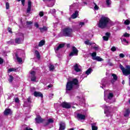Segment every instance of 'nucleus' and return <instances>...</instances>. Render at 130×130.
<instances>
[{"label": "nucleus", "mask_w": 130, "mask_h": 130, "mask_svg": "<svg viewBox=\"0 0 130 130\" xmlns=\"http://www.w3.org/2000/svg\"><path fill=\"white\" fill-rule=\"evenodd\" d=\"M35 26L36 28H39V24L37 22L35 23Z\"/></svg>", "instance_id": "52"}, {"label": "nucleus", "mask_w": 130, "mask_h": 130, "mask_svg": "<svg viewBox=\"0 0 130 130\" xmlns=\"http://www.w3.org/2000/svg\"><path fill=\"white\" fill-rule=\"evenodd\" d=\"M112 76H113V78L111 80V83L112 84H114L115 82H116L117 81V76L114 74H112Z\"/></svg>", "instance_id": "17"}, {"label": "nucleus", "mask_w": 130, "mask_h": 130, "mask_svg": "<svg viewBox=\"0 0 130 130\" xmlns=\"http://www.w3.org/2000/svg\"><path fill=\"white\" fill-rule=\"evenodd\" d=\"M85 5H87V3L84 2L83 4V6H85Z\"/></svg>", "instance_id": "62"}, {"label": "nucleus", "mask_w": 130, "mask_h": 130, "mask_svg": "<svg viewBox=\"0 0 130 130\" xmlns=\"http://www.w3.org/2000/svg\"><path fill=\"white\" fill-rule=\"evenodd\" d=\"M77 99H83V96H77Z\"/></svg>", "instance_id": "58"}, {"label": "nucleus", "mask_w": 130, "mask_h": 130, "mask_svg": "<svg viewBox=\"0 0 130 130\" xmlns=\"http://www.w3.org/2000/svg\"><path fill=\"white\" fill-rule=\"evenodd\" d=\"M129 113H130L129 109H126L124 114V116H125V117L128 116L129 115Z\"/></svg>", "instance_id": "29"}, {"label": "nucleus", "mask_w": 130, "mask_h": 130, "mask_svg": "<svg viewBox=\"0 0 130 130\" xmlns=\"http://www.w3.org/2000/svg\"><path fill=\"white\" fill-rule=\"evenodd\" d=\"M113 96L114 95L113 94V93L111 92L109 90H105L104 92V100L105 101H106L108 103H113L114 101L112 100V99L113 98Z\"/></svg>", "instance_id": "2"}, {"label": "nucleus", "mask_w": 130, "mask_h": 130, "mask_svg": "<svg viewBox=\"0 0 130 130\" xmlns=\"http://www.w3.org/2000/svg\"><path fill=\"white\" fill-rule=\"evenodd\" d=\"M127 30H130V27L129 26H127Z\"/></svg>", "instance_id": "63"}, {"label": "nucleus", "mask_w": 130, "mask_h": 130, "mask_svg": "<svg viewBox=\"0 0 130 130\" xmlns=\"http://www.w3.org/2000/svg\"><path fill=\"white\" fill-rule=\"evenodd\" d=\"M35 53L37 58H38V59H40V53H39V52L38 51H35Z\"/></svg>", "instance_id": "34"}, {"label": "nucleus", "mask_w": 130, "mask_h": 130, "mask_svg": "<svg viewBox=\"0 0 130 130\" xmlns=\"http://www.w3.org/2000/svg\"><path fill=\"white\" fill-rule=\"evenodd\" d=\"M32 24H33V22L32 21H26L27 26H30V25H32Z\"/></svg>", "instance_id": "44"}, {"label": "nucleus", "mask_w": 130, "mask_h": 130, "mask_svg": "<svg viewBox=\"0 0 130 130\" xmlns=\"http://www.w3.org/2000/svg\"><path fill=\"white\" fill-rule=\"evenodd\" d=\"M89 41H89V40H87L84 42L85 44H86V45H92V43H90Z\"/></svg>", "instance_id": "39"}, {"label": "nucleus", "mask_w": 130, "mask_h": 130, "mask_svg": "<svg viewBox=\"0 0 130 130\" xmlns=\"http://www.w3.org/2000/svg\"><path fill=\"white\" fill-rule=\"evenodd\" d=\"M92 5L93 7H94V10H99V7H98V6H97V4L96 3L93 2L92 4Z\"/></svg>", "instance_id": "33"}, {"label": "nucleus", "mask_w": 130, "mask_h": 130, "mask_svg": "<svg viewBox=\"0 0 130 130\" xmlns=\"http://www.w3.org/2000/svg\"><path fill=\"white\" fill-rule=\"evenodd\" d=\"M13 80H14V77L12 75H10L9 79V82L12 83V82H13Z\"/></svg>", "instance_id": "38"}, {"label": "nucleus", "mask_w": 130, "mask_h": 130, "mask_svg": "<svg viewBox=\"0 0 130 130\" xmlns=\"http://www.w3.org/2000/svg\"><path fill=\"white\" fill-rule=\"evenodd\" d=\"M27 102H28V103H31V98H28L27 99Z\"/></svg>", "instance_id": "55"}, {"label": "nucleus", "mask_w": 130, "mask_h": 130, "mask_svg": "<svg viewBox=\"0 0 130 130\" xmlns=\"http://www.w3.org/2000/svg\"><path fill=\"white\" fill-rule=\"evenodd\" d=\"M44 15V13H43V11L40 12L39 16H40V17H43Z\"/></svg>", "instance_id": "47"}, {"label": "nucleus", "mask_w": 130, "mask_h": 130, "mask_svg": "<svg viewBox=\"0 0 130 130\" xmlns=\"http://www.w3.org/2000/svg\"><path fill=\"white\" fill-rule=\"evenodd\" d=\"M17 69L16 68H10L8 69V73H12V72H16Z\"/></svg>", "instance_id": "37"}, {"label": "nucleus", "mask_w": 130, "mask_h": 130, "mask_svg": "<svg viewBox=\"0 0 130 130\" xmlns=\"http://www.w3.org/2000/svg\"><path fill=\"white\" fill-rule=\"evenodd\" d=\"M6 10H9L10 9V4L8 2L6 3Z\"/></svg>", "instance_id": "43"}, {"label": "nucleus", "mask_w": 130, "mask_h": 130, "mask_svg": "<svg viewBox=\"0 0 130 130\" xmlns=\"http://www.w3.org/2000/svg\"><path fill=\"white\" fill-rule=\"evenodd\" d=\"M109 22H110V19L108 17L102 16L99 21L98 26L101 29H104V28H106L108 26Z\"/></svg>", "instance_id": "1"}, {"label": "nucleus", "mask_w": 130, "mask_h": 130, "mask_svg": "<svg viewBox=\"0 0 130 130\" xmlns=\"http://www.w3.org/2000/svg\"><path fill=\"white\" fill-rule=\"evenodd\" d=\"M111 0H106V4L108 8H110V6H111Z\"/></svg>", "instance_id": "30"}, {"label": "nucleus", "mask_w": 130, "mask_h": 130, "mask_svg": "<svg viewBox=\"0 0 130 130\" xmlns=\"http://www.w3.org/2000/svg\"><path fill=\"white\" fill-rule=\"evenodd\" d=\"M52 96H53V94L51 93V94H50L49 97H52Z\"/></svg>", "instance_id": "61"}, {"label": "nucleus", "mask_w": 130, "mask_h": 130, "mask_svg": "<svg viewBox=\"0 0 130 130\" xmlns=\"http://www.w3.org/2000/svg\"><path fill=\"white\" fill-rule=\"evenodd\" d=\"M92 72V69L89 68L85 72V74L86 75H90V74H91V72Z\"/></svg>", "instance_id": "36"}, {"label": "nucleus", "mask_w": 130, "mask_h": 130, "mask_svg": "<svg viewBox=\"0 0 130 130\" xmlns=\"http://www.w3.org/2000/svg\"><path fill=\"white\" fill-rule=\"evenodd\" d=\"M13 113V112H12V110L11 109H6L4 112V115L8 116V115H11Z\"/></svg>", "instance_id": "13"}, {"label": "nucleus", "mask_w": 130, "mask_h": 130, "mask_svg": "<svg viewBox=\"0 0 130 130\" xmlns=\"http://www.w3.org/2000/svg\"><path fill=\"white\" fill-rule=\"evenodd\" d=\"M56 12V11L55 10V9H52L51 10H50L49 12V13H51V14H55V12Z\"/></svg>", "instance_id": "42"}, {"label": "nucleus", "mask_w": 130, "mask_h": 130, "mask_svg": "<svg viewBox=\"0 0 130 130\" xmlns=\"http://www.w3.org/2000/svg\"><path fill=\"white\" fill-rule=\"evenodd\" d=\"M63 36L66 37H72L73 36V29L70 27L64 28L62 30Z\"/></svg>", "instance_id": "4"}, {"label": "nucleus", "mask_w": 130, "mask_h": 130, "mask_svg": "<svg viewBox=\"0 0 130 130\" xmlns=\"http://www.w3.org/2000/svg\"><path fill=\"white\" fill-rule=\"evenodd\" d=\"M34 95L35 97H41V98H43V94L40 92L35 91L34 92Z\"/></svg>", "instance_id": "16"}, {"label": "nucleus", "mask_w": 130, "mask_h": 130, "mask_svg": "<svg viewBox=\"0 0 130 130\" xmlns=\"http://www.w3.org/2000/svg\"><path fill=\"white\" fill-rule=\"evenodd\" d=\"M45 44V41L42 40L39 43V47H42V46H43Z\"/></svg>", "instance_id": "28"}, {"label": "nucleus", "mask_w": 130, "mask_h": 130, "mask_svg": "<svg viewBox=\"0 0 130 130\" xmlns=\"http://www.w3.org/2000/svg\"><path fill=\"white\" fill-rule=\"evenodd\" d=\"M19 98H16L15 99V102H16V103H19Z\"/></svg>", "instance_id": "51"}, {"label": "nucleus", "mask_w": 130, "mask_h": 130, "mask_svg": "<svg viewBox=\"0 0 130 130\" xmlns=\"http://www.w3.org/2000/svg\"><path fill=\"white\" fill-rule=\"evenodd\" d=\"M48 29V28L46 26H43V27H39V29L40 30V32H41V33H43V32H46Z\"/></svg>", "instance_id": "25"}, {"label": "nucleus", "mask_w": 130, "mask_h": 130, "mask_svg": "<svg viewBox=\"0 0 130 130\" xmlns=\"http://www.w3.org/2000/svg\"><path fill=\"white\" fill-rule=\"evenodd\" d=\"M16 57L18 62H22V58L19 57L17 54L16 55Z\"/></svg>", "instance_id": "35"}, {"label": "nucleus", "mask_w": 130, "mask_h": 130, "mask_svg": "<svg viewBox=\"0 0 130 130\" xmlns=\"http://www.w3.org/2000/svg\"><path fill=\"white\" fill-rule=\"evenodd\" d=\"M32 7V3L31 1L28 2V8L26 10L27 13H29V12H31V7Z\"/></svg>", "instance_id": "23"}, {"label": "nucleus", "mask_w": 130, "mask_h": 130, "mask_svg": "<svg viewBox=\"0 0 130 130\" xmlns=\"http://www.w3.org/2000/svg\"><path fill=\"white\" fill-rule=\"evenodd\" d=\"M130 35L129 34H127L125 32V34H123L124 37H129Z\"/></svg>", "instance_id": "45"}, {"label": "nucleus", "mask_w": 130, "mask_h": 130, "mask_svg": "<svg viewBox=\"0 0 130 130\" xmlns=\"http://www.w3.org/2000/svg\"><path fill=\"white\" fill-rule=\"evenodd\" d=\"M78 8V4L74 3L72 5L70 6V10L73 11V10H76Z\"/></svg>", "instance_id": "20"}, {"label": "nucleus", "mask_w": 130, "mask_h": 130, "mask_svg": "<svg viewBox=\"0 0 130 130\" xmlns=\"http://www.w3.org/2000/svg\"><path fill=\"white\" fill-rule=\"evenodd\" d=\"M64 45H66V44L64 43L60 44L57 48H55V52H56V51H58V50L61 49V48L64 47Z\"/></svg>", "instance_id": "18"}, {"label": "nucleus", "mask_w": 130, "mask_h": 130, "mask_svg": "<svg viewBox=\"0 0 130 130\" xmlns=\"http://www.w3.org/2000/svg\"><path fill=\"white\" fill-rule=\"evenodd\" d=\"M91 56H92V59H93V60H94V58H96V57L97 55V53H96V52H94L92 53H91Z\"/></svg>", "instance_id": "31"}, {"label": "nucleus", "mask_w": 130, "mask_h": 130, "mask_svg": "<svg viewBox=\"0 0 130 130\" xmlns=\"http://www.w3.org/2000/svg\"><path fill=\"white\" fill-rule=\"evenodd\" d=\"M61 106H62V107H63V108L69 109L71 108V103L63 102L61 104Z\"/></svg>", "instance_id": "12"}, {"label": "nucleus", "mask_w": 130, "mask_h": 130, "mask_svg": "<svg viewBox=\"0 0 130 130\" xmlns=\"http://www.w3.org/2000/svg\"><path fill=\"white\" fill-rule=\"evenodd\" d=\"M120 69L121 70L122 72H123L124 70L125 69L123 66L121 64H120Z\"/></svg>", "instance_id": "46"}, {"label": "nucleus", "mask_w": 130, "mask_h": 130, "mask_svg": "<svg viewBox=\"0 0 130 130\" xmlns=\"http://www.w3.org/2000/svg\"><path fill=\"white\" fill-rule=\"evenodd\" d=\"M43 2H47V7L49 8H52L53 6H54V4H55V0H43Z\"/></svg>", "instance_id": "6"}, {"label": "nucleus", "mask_w": 130, "mask_h": 130, "mask_svg": "<svg viewBox=\"0 0 130 130\" xmlns=\"http://www.w3.org/2000/svg\"><path fill=\"white\" fill-rule=\"evenodd\" d=\"M105 114H106V116H109L110 115V107L107 106L106 105L103 106Z\"/></svg>", "instance_id": "8"}, {"label": "nucleus", "mask_w": 130, "mask_h": 130, "mask_svg": "<svg viewBox=\"0 0 130 130\" xmlns=\"http://www.w3.org/2000/svg\"><path fill=\"white\" fill-rule=\"evenodd\" d=\"M35 120L37 123H44L45 120L42 119L40 116H37V117L35 118Z\"/></svg>", "instance_id": "10"}, {"label": "nucleus", "mask_w": 130, "mask_h": 130, "mask_svg": "<svg viewBox=\"0 0 130 130\" xmlns=\"http://www.w3.org/2000/svg\"><path fill=\"white\" fill-rule=\"evenodd\" d=\"M84 25H85V22H79V26H81V27H82V26H84Z\"/></svg>", "instance_id": "50"}, {"label": "nucleus", "mask_w": 130, "mask_h": 130, "mask_svg": "<svg viewBox=\"0 0 130 130\" xmlns=\"http://www.w3.org/2000/svg\"><path fill=\"white\" fill-rule=\"evenodd\" d=\"M78 83H79V81L77 79H74L72 81L68 82L66 85L67 91H71L75 85H78Z\"/></svg>", "instance_id": "3"}, {"label": "nucleus", "mask_w": 130, "mask_h": 130, "mask_svg": "<svg viewBox=\"0 0 130 130\" xmlns=\"http://www.w3.org/2000/svg\"><path fill=\"white\" fill-rule=\"evenodd\" d=\"M79 16V11H76L74 13L72 14L71 16V18L72 19H76Z\"/></svg>", "instance_id": "24"}, {"label": "nucleus", "mask_w": 130, "mask_h": 130, "mask_svg": "<svg viewBox=\"0 0 130 130\" xmlns=\"http://www.w3.org/2000/svg\"><path fill=\"white\" fill-rule=\"evenodd\" d=\"M106 78H104L101 81V85H102V86H101V88H102V89H105V84H106Z\"/></svg>", "instance_id": "19"}, {"label": "nucleus", "mask_w": 130, "mask_h": 130, "mask_svg": "<svg viewBox=\"0 0 130 130\" xmlns=\"http://www.w3.org/2000/svg\"><path fill=\"white\" fill-rule=\"evenodd\" d=\"M91 128H92V130L98 129V127H97V126H96L95 123H93L91 124Z\"/></svg>", "instance_id": "27"}, {"label": "nucleus", "mask_w": 130, "mask_h": 130, "mask_svg": "<svg viewBox=\"0 0 130 130\" xmlns=\"http://www.w3.org/2000/svg\"><path fill=\"white\" fill-rule=\"evenodd\" d=\"M124 24L125 25H129V24H130L129 19H126V20H125V21L124 22Z\"/></svg>", "instance_id": "40"}, {"label": "nucleus", "mask_w": 130, "mask_h": 130, "mask_svg": "<svg viewBox=\"0 0 130 130\" xmlns=\"http://www.w3.org/2000/svg\"><path fill=\"white\" fill-rule=\"evenodd\" d=\"M54 122V120L52 118H49L47 120H45L44 124L45 126H46L47 125H49V124H50V123H53Z\"/></svg>", "instance_id": "9"}, {"label": "nucleus", "mask_w": 130, "mask_h": 130, "mask_svg": "<svg viewBox=\"0 0 130 130\" xmlns=\"http://www.w3.org/2000/svg\"><path fill=\"white\" fill-rule=\"evenodd\" d=\"M121 41H122L123 44H124V45H127V43H128V42L127 41H126V39H125V38L122 39L121 40Z\"/></svg>", "instance_id": "32"}, {"label": "nucleus", "mask_w": 130, "mask_h": 130, "mask_svg": "<svg viewBox=\"0 0 130 130\" xmlns=\"http://www.w3.org/2000/svg\"><path fill=\"white\" fill-rule=\"evenodd\" d=\"M8 31H9V32L10 33H12V28L9 27V28H8Z\"/></svg>", "instance_id": "57"}, {"label": "nucleus", "mask_w": 130, "mask_h": 130, "mask_svg": "<svg viewBox=\"0 0 130 130\" xmlns=\"http://www.w3.org/2000/svg\"><path fill=\"white\" fill-rule=\"evenodd\" d=\"M74 69L75 72H81V68H80V66L78 64H76L74 66Z\"/></svg>", "instance_id": "21"}, {"label": "nucleus", "mask_w": 130, "mask_h": 130, "mask_svg": "<svg viewBox=\"0 0 130 130\" xmlns=\"http://www.w3.org/2000/svg\"><path fill=\"white\" fill-rule=\"evenodd\" d=\"M49 69L50 71H53L54 70V66L52 64H50Z\"/></svg>", "instance_id": "41"}, {"label": "nucleus", "mask_w": 130, "mask_h": 130, "mask_svg": "<svg viewBox=\"0 0 130 130\" xmlns=\"http://www.w3.org/2000/svg\"><path fill=\"white\" fill-rule=\"evenodd\" d=\"M93 60H96L97 61H103L104 59L98 56H96L95 58H93Z\"/></svg>", "instance_id": "26"}, {"label": "nucleus", "mask_w": 130, "mask_h": 130, "mask_svg": "<svg viewBox=\"0 0 130 130\" xmlns=\"http://www.w3.org/2000/svg\"><path fill=\"white\" fill-rule=\"evenodd\" d=\"M93 48L95 49V50H97V49H98V47L95 46L93 47Z\"/></svg>", "instance_id": "59"}, {"label": "nucleus", "mask_w": 130, "mask_h": 130, "mask_svg": "<svg viewBox=\"0 0 130 130\" xmlns=\"http://www.w3.org/2000/svg\"><path fill=\"white\" fill-rule=\"evenodd\" d=\"M30 74L31 75V81L32 82H36V73L35 71H31L30 72Z\"/></svg>", "instance_id": "11"}, {"label": "nucleus", "mask_w": 130, "mask_h": 130, "mask_svg": "<svg viewBox=\"0 0 130 130\" xmlns=\"http://www.w3.org/2000/svg\"><path fill=\"white\" fill-rule=\"evenodd\" d=\"M112 51H115L116 50V48L115 47H113L111 49Z\"/></svg>", "instance_id": "53"}, {"label": "nucleus", "mask_w": 130, "mask_h": 130, "mask_svg": "<svg viewBox=\"0 0 130 130\" xmlns=\"http://www.w3.org/2000/svg\"><path fill=\"white\" fill-rule=\"evenodd\" d=\"M16 38L15 39V43L20 44L23 42L24 40V34L21 32H18L16 34Z\"/></svg>", "instance_id": "5"}, {"label": "nucleus", "mask_w": 130, "mask_h": 130, "mask_svg": "<svg viewBox=\"0 0 130 130\" xmlns=\"http://www.w3.org/2000/svg\"><path fill=\"white\" fill-rule=\"evenodd\" d=\"M17 1H18V2H21V1L22 5L23 6H25V0H17Z\"/></svg>", "instance_id": "48"}, {"label": "nucleus", "mask_w": 130, "mask_h": 130, "mask_svg": "<svg viewBox=\"0 0 130 130\" xmlns=\"http://www.w3.org/2000/svg\"><path fill=\"white\" fill-rule=\"evenodd\" d=\"M59 130H64L66 128V123L64 122H61L59 124Z\"/></svg>", "instance_id": "22"}, {"label": "nucleus", "mask_w": 130, "mask_h": 130, "mask_svg": "<svg viewBox=\"0 0 130 130\" xmlns=\"http://www.w3.org/2000/svg\"><path fill=\"white\" fill-rule=\"evenodd\" d=\"M30 91H31V92H34V91H35V88L34 87H31V88H30Z\"/></svg>", "instance_id": "56"}, {"label": "nucleus", "mask_w": 130, "mask_h": 130, "mask_svg": "<svg viewBox=\"0 0 130 130\" xmlns=\"http://www.w3.org/2000/svg\"><path fill=\"white\" fill-rule=\"evenodd\" d=\"M4 62V60L2 58H0V64H2Z\"/></svg>", "instance_id": "54"}, {"label": "nucleus", "mask_w": 130, "mask_h": 130, "mask_svg": "<svg viewBox=\"0 0 130 130\" xmlns=\"http://www.w3.org/2000/svg\"><path fill=\"white\" fill-rule=\"evenodd\" d=\"M119 57H120L121 58H123V57H124L125 55L123 54V53H120L119 55Z\"/></svg>", "instance_id": "49"}, {"label": "nucleus", "mask_w": 130, "mask_h": 130, "mask_svg": "<svg viewBox=\"0 0 130 130\" xmlns=\"http://www.w3.org/2000/svg\"><path fill=\"white\" fill-rule=\"evenodd\" d=\"M110 32H106L105 34V36L103 37V40H104V41H108L109 38L110 37Z\"/></svg>", "instance_id": "14"}, {"label": "nucleus", "mask_w": 130, "mask_h": 130, "mask_svg": "<svg viewBox=\"0 0 130 130\" xmlns=\"http://www.w3.org/2000/svg\"><path fill=\"white\" fill-rule=\"evenodd\" d=\"M75 129L74 128H70L69 130H74Z\"/></svg>", "instance_id": "64"}, {"label": "nucleus", "mask_w": 130, "mask_h": 130, "mask_svg": "<svg viewBox=\"0 0 130 130\" xmlns=\"http://www.w3.org/2000/svg\"><path fill=\"white\" fill-rule=\"evenodd\" d=\"M48 88H51L52 87V85L50 84L48 86Z\"/></svg>", "instance_id": "60"}, {"label": "nucleus", "mask_w": 130, "mask_h": 130, "mask_svg": "<svg viewBox=\"0 0 130 130\" xmlns=\"http://www.w3.org/2000/svg\"><path fill=\"white\" fill-rule=\"evenodd\" d=\"M77 117L78 118V119H81V120H83L84 119H86V116L85 115L78 113L77 114Z\"/></svg>", "instance_id": "15"}, {"label": "nucleus", "mask_w": 130, "mask_h": 130, "mask_svg": "<svg viewBox=\"0 0 130 130\" xmlns=\"http://www.w3.org/2000/svg\"><path fill=\"white\" fill-rule=\"evenodd\" d=\"M79 52V50L78 49L76 48L75 46L72 47V51L69 54L70 56H74V55H78V53Z\"/></svg>", "instance_id": "7"}]
</instances>
